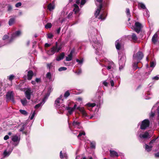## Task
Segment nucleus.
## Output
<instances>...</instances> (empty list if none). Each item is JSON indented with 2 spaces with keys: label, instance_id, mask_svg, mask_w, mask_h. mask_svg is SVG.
<instances>
[{
  "label": "nucleus",
  "instance_id": "nucleus-1",
  "mask_svg": "<svg viewBox=\"0 0 159 159\" xmlns=\"http://www.w3.org/2000/svg\"><path fill=\"white\" fill-rule=\"evenodd\" d=\"M144 55L143 53L140 51H138L136 54H134L133 55V59L134 60H137V61L140 62L143 57Z\"/></svg>",
  "mask_w": 159,
  "mask_h": 159
},
{
  "label": "nucleus",
  "instance_id": "nucleus-2",
  "mask_svg": "<svg viewBox=\"0 0 159 159\" xmlns=\"http://www.w3.org/2000/svg\"><path fill=\"white\" fill-rule=\"evenodd\" d=\"M150 124V121L147 119H145L142 121L140 128L142 130L145 129L149 127Z\"/></svg>",
  "mask_w": 159,
  "mask_h": 159
},
{
  "label": "nucleus",
  "instance_id": "nucleus-3",
  "mask_svg": "<svg viewBox=\"0 0 159 159\" xmlns=\"http://www.w3.org/2000/svg\"><path fill=\"white\" fill-rule=\"evenodd\" d=\"M58 43L57 42L56 43V46H53L51 49L48 52V53L50 55H52L54 54L55 52H58L61 49L60 47L57 48Z\"/></svg>",
  "mask_w": 159,
  "mask_h": 159
},
{
  "label": "nucleus",
  "instance_id": "nucleus-4",
  "mask_svg": "<svg viewBox=\"0 0 159 159\" xmlns=\"http://www.w3.org/2000/svg\"><path fill=\"white\" fill-rule=\"evenodd\" d=\"M135 27L134 28V30L138 34H139L140 31H142L143 27L142 24L139 22H135Z\"/></svg>",
  "mask_w": 159,
  "mask_h": 159
},
{
  "label": "nucleus",
  "instance_id": "nucleus-5",
  "mask_svg": "<svg viewBox=\"0 0 159 159\" xmlns=\"http://www.w3.org/2000/svg\"><path fill=\"white\" fill-rule=\"evenodd\" d=\"M32 93L33 92L31 91L30 88L27 89L25 92V97L28 100H30L31 99V95Z\"/></svg>",
  "mask_w": 159,
  "mask_h": 159
},
{
  "label": "nucleus",
  "instance_id": "nucleus-6",
  "mask_svg": "<svg viewBox=\"0 0 159 159\" xmlns=\"http://www.w3.org/2000/svg\"><path fill=\"white\" fill-rule=\"evenodd\" d=\"M6 98L8 100H11L13 103L15 102L13 95V92H8L6 94Z\"/></svg>",
  "mask_w": 159,
  "mask_h": 159
},
{
  "label": "nucleus",
  "instance_id": "nucleus-7",
  "mask_svg": "<svg viewBox=\"0 0 159 159\" xmlns=\"http://www.w3.org/2000/svg\"><path fill=\"white\" fill-rule=\"evenodd\" d=\"M24 84L23 83H20L19 85H16L15 86V88L16 90H20L22 91H25L26 88H23Z\"/></svg>",
  "mask_w": 159,
  "mask_h": 159
},
{
  "label": "nucleus",
  "instance_id": "nucleus-8",
  "mask_svg": "<svg viewBox=\"0 0 159 159\" xmlns=\"http://www.w3.org/2000/svg\"><path fill=\"white\" fill-rule=\"evenodd\" d=\"M110 156L111 157H118L119 155L117 152L114 150H109Z\"/></svg>",
  "mask_w": 159,
  "mask_h": 159
},
{
  "label": "nucleus",
  "instance_id": "nucleus-9",
  "mask_svg": "<svg viewBox=\"0 0 159 159\" xmlns=\"http://www.w3.org/2000/svg\"><path fill=\"white\" fill-rule=\"evenodd\" d=\"M34 75V73L31 70H30L28 72L27 79L29 80H31Z\"/></svg>",
  "mask_w": 159,
  "mask_h": 159
},
{
  "label": "nucleus",
  "instance_id": "nucleus-10",
  "mask_svg": "<svg viewBox=\"0 0 159 159\" xmlns=\"http://www.w3.org/2000/svg\"><path fill=\"white\" fill-rule=\"evenodd\" d=\"M158 35L157 34L155 33L152 36V43L154 44H155L158 41Z\"/></svg>",
  "mask_w": 159,
  "mask_h": 159
},
{
  "label": "nucleus",
  "instance_id": "nucleus-11",
  "mask_svg": "<svg viewBox=\"0 0 159 159\" xmlns=\"http://www.w3.org/2000/svg\"><path fill=\"white\" fill-rule=\"evenodd\" d=\"M73 6L74 7L73 11L74 12L75 14L78 13L80 11V9L78 6L76 4H74Z\"/></svg>",
  "mask_w": 159,
  "mask_h": 159
},
{
  "label": "nucleus",
  "instance_id": "nucleus-12",
  "mask_svg": "<svg viewBox=\"0 0 159 159\" xmlns=\"http://www.w3.org/2000/svg\"><path fill=\"white\" fill-rule=\"evenodd\" d=\"M65 56V53L64 52H62L57 57L56 60L57 61H60L62 60Z\"/></svg>",
  "mask_w": 159,
  "mask_h": 159
},
{
  "label": "nucleus",
  "instance_id": "nucleus-13",
  "mask_svg": "<svg viewBox=\"0 0 159 159\" xmlns=\"http://www.w3.org/2000/svg\"><path fill=\"white\" fill-rule=\"evenodd\" d=\"M62 95L60 96V97L57 98L55 101V104L56 105V107L57 108H59L60 106V100L61 98Z\"/></svg>",
  "mask_w": 159,
  "mask_h": 159
},
{
  "label": "nucleus",
  "instance_id": "nucleus-14",
  "mask_svg": "<svg viewBox=\"0 0 159 159\" xmlns=\"http://www.w3.org/2000/svg\"><path fill=\"white\" fill-rule=\"evenodd\" d=\"M149 135V133L148 132L146 131L143 134H140L139 137L140 138H146Z\"/></svg>",
  "mask_w": 159,
  "mask_h": 159
},
{
  "label": "nucleus",
  "instance_id": "nucleus-15",
  "mask_svg": "<svg viewBox=\"0 0 159 159\" xmlns=\"http://www.w3.org/2000/svg\"><path fill=\"white\" fill-rule=\"evenodd\" d=\"M72 52L71 51L69 54L68 56V57H66V60L67 61H71L72 59Z\"/></svg>",
  "mask_w": 159,
  "mask_h": 159
},
{
  "label": "nucleus",
  "instance_id": "nucleus-16",
  "mask_svg": "<svg viewBox=\"0 0 159 159\" xmlns=\"http://www.w3.org/2000/svg\"><path fill=\"white\" fill-rule=\"evenodd\" d=\"M115 46L117 50H120V49L121 45L119 42V40H117L115 42Z\"/></svg>",
  "mask_w": 159,
  "mask_h": 159
},
{
  "label": "nucleus",
  "instance_id": "nucleus-17",
  "mask_svg": "<svg viewBox=\"0 0 159 159\" xmlns=\"http://www.w3.org/2000/svg\"><path fill=\"white\" fill-rule=\"evenodd\" d=\"M131 38L133 42H135L137 41L138 40V37L136 35V34L134 33H133L131 35Z\"/></svg>",
  "mask_w": 159,
  "mask_h": 159
},
{
  "label": "nucleus",
  "instance_id": "nucleus-18",
  "mask_svg": "<svg viewBox=\"0 0 159 159\" xmlns=\"http://www.w3.org/2000/svg\"><path fill=\"white\" fill-rule=\"evenodd\" d=\"M152 146H149L147 144H145V150L148 152L151 151L152 149Z\"/></svg>",
  "mask_w": 159,
  "mask_h": 159
},
{
  "label": "nucleus",
  "instance_id": "nucleus-19",
  "mask_svg": "<svg viewBox=\"0 0 159 159\" xmlns=\"http://www.w3.org/2000/svg\"><path fill=\"white\" fill-rule=\"evenodd\" d=\"M66 109L68 111V112L70 115H71L74 110L70 107H66Z\"/></svg>",
  "mask_w": 159,
  "mask_h": 159
},
{
  "label": "nucleus",
  "instance_id": "nucleus-20",
  "mask_svg": "<svg viewBox=\"0 0 159 159\" xmlns=\"http://www.w3.org/2000/svg\"><path fill=\"white\" fill-rule=\"evenodd\" d=\"M60 157L61 159H63L64 157L66 158H67V154L66 153H65L63 154L62 153V151H61L60 152Z\"/></svg>",
  "mask_w": 159,
  "mask_h": 159
},
{
  "label": "nucleus",
  "instance_id": "nucleus-21",
  "mask_svg": "<svg viewBox=\"0 0 159 159\" xmlns=\"http://www.w3.org/2000/svg\"><path fill=\"white\" fill-rule=\"evenodd\" d=\"M11 139L14 142H16L18 141H19L20 140V139H19L17 135L13 136Z\"/></svg>",
  "mask_w": 159,
  "mask_h": 159
},
{
  "label": "nucleus",
  "instance_id": "nucleus-22",
  "mask_svg": "<svg viewBox=\"0 0 159 159\" xmlns=\"http://www.w3.org/2000/svg\"><path fill=\"white\" fill-rule=\"evenodd\" d=\"M54 6L52 5L51 3L49 4L48 6V8L50 11L53 10L54 9Z\"/></svg>",
  "mask_w": 159,
  "mask_h": 159
},
{
  "label": "nucleus",
  "instance_id": "nucleus-23",
  "mask_svg": "<svg viewBox=\"0 0 159 159\" xmlns=\"http://www.w3.org/2000/svg\"><path fill=\"white\" fill-rule=\"evenodd\" d=\"M20 102L22 105L24 106H25L27 103V101L25 98L21 99L20 100Z\"/></svg>",
  "mask_w": 159,
  "mask_h": 159
},
{
  "label": "nucleus",
  "instance_id": "nucleus-24",
  "mask_svg": "<svg viewBox=\"0 0 159 159\" xmlns=\"http://www.w3.org/2000/svg\"><path fill=\"white\" fill-rule=\"evenodd\" d=\"M15 21V19L14 18H11L8 21V24L9 25H12L14 23Z\"/></svg>",
  "mask_w": 159,
  "mask_h": 159
},
{
  "label": "nucleus",
  "instance_id": "nucleus-25",
  "mask_svg": "<svg viewBox=\"0 0 159 159\" xmlns=\"http://www.w3.org/2000/svg\"><path fill=\"white\" fill-rule=\"evenodd\" d=\"M140 62L137 61V62H134L133 64V66L134 67V69L135 70H136L137 68H139L138 66V64Z\"/></svg>",
  "mask_w": 159,
  "mask_h": 159
},
{
  "label": "nucleus",
  "instance_id": "nucleus-26",
  "mask_svg": "<svg viewBox=\"0 0 159 159\" xmlns=\"http://www.w3.org/2000/svg\"><path fill=\"white\" fill-rule=\"evenodd\" d=\"M95 142L94 141L90 142V148L92 149L95 148Z\"/></svg>",
  "mask_w": 159,
  "mask_h": 159
},
{
  "label": "nucleus",
  "instance_id": "nucleus-27",
  "mask_svg": "<svg viewBox=\"0 0 159 159\" xmlns=\"http://www.w3.org/2000/svg\"><path fill=\"white\" fill-rule=\"evenodd\" d=\"M70 93L69 90H67L65 93L64 96L65 98H66L70 95Z\"/></svg>",
  "mask_w": 159,
  "mask_h": 159
},
{
  "label": "nucleus",
  "instance_id": "nucleus-28",
  "mask_svg": "<svg viewBox=\"0 0 159 159\" xmlns=\"http://www.w3.org/2000/svg\"><path fill=\"white\" fill-rule=\"evenodd\" d=\"M19 111L21 114L25 116L27 115L28 114L27 112L25 110L20 109L19 110Z\"/></svg>",
  "mask_w": 159,
  "mask_h": 159
},
{
  "label": "nucleus",
  "instance_id": "nucleus-29",
  "mask_svg": "<svg viewBox=\"0 0 159 159\" xmlns=\"http://www.w3.org/2000/svg\"><path fill=\"white\" fill-rule=\"evenodd\" d=\"M52 26V25L51 23H47L45 25V28L47 29H50L51 28Z\"/></svg>",
  "mask_w": 159,
  "mask_h": 159
},
{
  "label": "nucleus",
  "instance_id": "nucleus-30",
  "mask_svg": "<svg viewBox=\"0 0 159 159\" xmlns=\"http://www.w3.org/2000/svg\"><path fill=\"white\" fill-rule=\"evenodd\" d=\"M139 6L140 7L144 9H146L145 5L142 3H139L138 4Z\"/></svg>",
  "mask_w": 159,
  "mask_h": 159
},
{
  "label": "nucleus",
  "instance_id": "nucleus-31",
  "mask_svg": "<svg viewBox=\"0 0 159 159\" xmlns=\"http://www.w3.org/2000/svg\"><path fill=\"white\" fill-rule=\"evenodd\" d=\"M15 78V76L14 75H11L9 76L8 80H9L11 81H12Z\"/></svg>",
  "mask_w": 159,
  "mask_h": 159
},
{
  "label": "nucleus",
  "instance_id": "nucleus-32",
  "mask_svg": "<svg viewBox=\"0 0 159 159\" xmlns=\"http://www.w3.org/2000/svg\"><path fill=\"white\" fill-rule=\"evenodd\" d=\"M82 111H81L80 112L82 114L83 116H87V114L86 113V111L84 110V108H83L82 110Z\"/></svg>",
  "mask_w": 159,
  "mask_h": 159
},
{
  "label": "nucleus",
  "instance_id": "nucleus-33",
  "mask_svg": "<svg viewBox=\"0 0 159 159\" xmlns=\"http://www.w3.org/2000/svg\"><path fill=\"white\" fill-rule=\"evenodd\" d=\"M46 77L50 80L51 79V75L50 72L47 73L46 75Z\"/></svg>",
  "mask_w": 159,
  "mask_h": 159
},
{
  "label": "nucleus",
  "instance_id": "nucleus-34",
  "mask_svg": "<svg viewBox=\"0 0 159 159\" xmlns=\"http://www.w3.org/2000/svg\"><path fill=\"white\" fill-rule=\"evenodd\" d=\"M7 11H11L12 9V7L10 4H8L7 6Z\"/></svg>",
  "mask_w": 159,
  "mask_h": 159
},
{
  "label": "nucleus",
  "instance_id": "nucleus-35",
  "mask_svg": "<svg viewBox=\"0 0 159 159\" xmlns=\"http://www.w3.org/2000/svg\"><path fill=\"white\" fill-rule=\"evenodd\" d=\"M67 69V68L65 67H61L59 68L58 69V70L59 71H61L63 70H65Z\"/></svg>",
  "mask_w": 159,
  "mask_h": 159
},
{
  "label": "nucleus",
  "instance_id": "nucleus-36",
  "mask_svg": "<svg viewBox=\"0 0 159 159\" xmlns=\"http://www.w3.org/2000/svg\"><path fill=\"white\" fill-rule=\"evenodd\" d=\"M87 105L89 107H93L96 105V104L94 103H88L87 104Z\"/></svg>",
  "mask_w": 159,
  "mask_h": 159
},
{
  "label": "nucleus",
  "instance_id": "nucleus-37",
  "mask_svg": "<svg viewBox=\"0 0 159 159\" xmlns=\"http://www.w3.org/2000/svg\"><path fill=\"white\" fill-rule=\"evenodd\" d=\"M72 125H73L74 126L76 125L79 126L80 125V123L79 122L74 121Z\"/></svg>",
  "mask_w": 159,
  "mask_h": 159
},
{
  "label": "nucleus",
  "instance_id": "nucleus-38",
  "mask_svg": "<svg viewBox=\"0 0 159 159\" xmlns=\"http://www.w3.org/2000/svg\"><path fill=\"white\" fill-rule=\"evenodd\" d=\"M10 154L9 152H7V150H5L3 152V155L4 157H6L7 156H9Z\"/></svg>",
  "mask_w": 159,
  "mask_h": 159
},
{
  "label": "nucleus",
  "instance_id": "nucleus-39",
  "mask_svg": "<svg viewBox=\"0 0 159 159\" xmlns=\"http://www.w3.org/2000/svg\"><path fill=\"white\" fill-rule=\"evenodd\" d=\"M48 38L51 39H52L53 37V35L51 33H48Z\"/></svg>",
  "mask_w": 159,
  "mask_h": 159
},
{
  "label": "nucleus",
  "instance_id": "nucleus-40",
  "mask_svg": "<svg viewBox=\"0 0 159 159\" xmlns=\"http://www.w3.org/2000/svg\"><path fill=\"white\" fill-rule=\"evenodd\" d=\"M85 135V133L83 131L82 132H80L79 133V134L77 136L78 138H79L81 137L82 135Z\"/></svg>",
  "mask_w": 159,
  "mask_h": 159
},
{
  "label": "nucleus",
  "instance_id": "nucleus-41",
  "mask_svg": "<svg viewBox=\"0 0 159 159\" xmlns=\"http://www.w3.org/2000/svg\"><path fill=\"white\" fill-rule=\"evenodd\" d=\"M9 38V36L8 35L6 34L3 36V37L2 38V39L3 40H5L6 39H8Z\"/></svg>",
  "mask_w": 159,
  "mask_h": 159
},
{
  "label": "nucleus",
  "instance_id": "nucleus-42",
  "mask_svg": "<svg viewBox=\"0 0 159 159\" xmlns=\"http://www.w3.org/2000/svg\"><path fill=\"white\" fill-rule=\"evenodd\" d=\"M100 11L98 10V9L96 11L95 13V15L96 16V17H97L99 14Z\"/></svg>",
  "mask_w": 159,
  "mask_h": 159
},
{
  "label": "nucleus",
  "instance_id": "nucleus-43",
  "mask_svg": "<svg viewBox=\"0 0 159 159\" xmlns=\"http://www.w3.org/2000/svg\"><path fill=\"white\" fill-rule=\"evenodd\" d=\"M42 103L40 102V103L36 105L35 107L34 108L36 109H37L42 104Z\"/></svg>",
  "mask_w": 159,
  "mask_h": 159
},
{
  "label": "nucleus",
  "instance_id": "nucleus-44",
  "mask_svg": "<svg viewBox=\"0 0 159 159\" xmlns=\"http://www.w3.org/2000/svg\"><path fill=\"white\" fill-rule=\"evenodd\" d=\"M21 34V32L20 30H18L16 32L15 35L16 36H19Z\"/></svg>",
  "mask_w": 159,
  "mask_h": 159
},
{
  "label": "nucleus",
  "instance_id": "nucleus-45",
  "mask_svg": "<svg viewBox=\"0 0 159 159\" xmlns=\"http://www.w3.org/2000/svg\"><path fill=\"white\" fill-rule=\"evenodd\" d=\"M21 3L20 2H19L16 3L15 5V7H18L21 5Z\"/></svg>",
  "mask_w": 159,
  "mask_h": 159
},
{
  "label": "nucleus",
  "instance_id": "nucleus-46",
  "mask_svg": "<svg viewBox=\"0 0 159 159\" xmlns=\"http://www.w3.org/2000/svg\"><path fill=\"white\" fill-rule=\"evenodd\" d=\"M102 84L106 87H107L108 86V83L106 81H103L102 82Z\"/></svg>",
  "mask_w": 159,
  "mask_h": 159
},
{
  "label": "nucleus",
  "instance_id": "nucleus-47",
  "mask_svg": "<svg viewBox=\"0 0 159 159\" xmlns=\"http://www.w3.org/2000/svg\"><path fill=\"white\" fill-rule=\"evenodd\" d=\"M82 72V71L81 69H79L77 71H76L75 72L76 73H77L78 75H80L81 73Z\"/></svg>",
  "mask_w": 159,
  "mask_h": 159
},
{
  "label": "nucleus",
  "instance_id": "nucleus-48",
  "mask_svg": "<svg viewBox=\"0 0 159 159\" xmlns=\"http://www.w3.org/2000/svg\"><path fill=\"white\" fill-rule=\"evenodd\" d=\"M126 13L127 16L130 15V10L129 8H127L126 9Z\"/></svg>",
  "mask_w": 159,
  "mask_h": 159
},
{
  "label": "nucleus",
  "instance_id": "nucleus-49",
  "mask_svg": "<svg viewBox=\"0 0 159 159\" xmlns=\"http://www.w3.org/2000/svg\"><path fill=\"white\" fill-rule=\"evenodd\" d=\"M105 17L103 14L100 15L99 18L101 19V20H104L105 19Z\"/></svg>",
  "mask_w": 159,
  "mask_h": 159
},
{
  "label": "nucleus",
  "instance_id": "nucleus-50",
  "mask_svg": "<svg viewBox=\"0 0 159 159\" xmlns=\"http://www.w3.org/2000/svg\"><path fill=\"white\" fill-rule=\"evenodd\" d=\"M76 61L77 62H79L80 64L82 63L83 62L82 60H79V59H76Z\"/></svg>",
  "mask_w": 159,
  "mask_h": 159
},
{
  "label": "nucleus",
  "instance_id": "nucleus-51",
  "mask_svg": "<svg viewBox=\"0 0 159 159\" xmlns=\"http://www.w3.org/2000/svg\"><path fill=\"white\" fill-rule=\"evenodd\" d=\"M102 3H100V4L99 6V8L98 9V10L101 11V9L102 8Z\"/></svg>",
  "mask_w": 159,
  "mask_h": 159
},
{
  "label": "nucleus",
  "instance_id": "nucleus-52",
  "mask_svg": "<svg viewBox=\"0 0 159 159\" xmlns=\"http://www.w3.org/2000/svg\"><path fill=\"white\" fill-rule=\"evenodd\" d=\"M156 139H153L152 140H151L149 142V144L150 145L151 144L154 143Z\"/></svg>",
  "mask_w": 159,
  "mask_h": 159
},
{
  "label": "nucleus",
  "instance_id": "nucleus-53",
  "mask_svg": "<svg viewBox=\"0 0 159 159\" xmlns=\"http://www.w3.org/2000/svg\"><path fill=\"white\" fill-rule=\"evenodd\" d=\"M86 2L85 0H81L80 2L81 5H84Z\"/></svg>",
  "mask_w": 159,
  "mask_h": 159
},
{
  "label": "nucleus",
  "instance_id": "nucleus-54",
  "mask_svg": "<svg viewBox=\"0 0 159 159\" xmlns=\"http://www.w3.org/2000/svg\"><path fill=\"white\" fill-rule=\"evenodd\" d=\"M25 129V125H23L20 128V131H23Z\"/></svg>",
  "mask_w": 159,
  "mask_h": 159
},
{
  "label": "nucleus",
  "instance_id": "nucleus-55",
  "mask_svg": "<svg viewBox=\"0 0 159 159\" xmlns=\"http://www.w3.org/2000/svg\"><path fill=\"white\" fill-rule=\"evenodd\" d=\"M35 81L37 83H39L41 82V79L40 78H36L35 79Z\"/></svg>",
  "mask_w": 159,
  "mask_h": 159
},
{
  "label": "nucleus",
  "instance_id": "nucleus-56",
  "mask_svg": "<svg viewBox=\"0 0 159 159\" xmlns=\"http://www.w3.org/2000/svg\"><path fill=\"white\" fill-rule=\"evenodd\" d=\"M155 157L156 158H159V152L155 154Z\"/></svg>",
  "mask_w": 159,
  "mask_h": 159
},
{
  "label": "nucleus",
  "instance_id": "nucleus-57",
  "mask_svg": "<svg viewBox=\"0 0 159 159\" xmlns=\"http://www.w3.org/2000/svg\"><path fill=\"white\" fill-rule=\"evenodd\" d=\"M9 136L8 135H5L4 137V139L6 140L9 139Z\"/></svg>",
  "mask_w": 159,
  "mask_h": 159
},
{
  "label": "nucleus",
  "instance_id": "nucleus-58",
  "mask_svg": "<svg viewBox=\"0 0 159 159\" xmlns=\"http://www.w3.org/2000/svg\"><path fill=\"white\" fill-rule=\"evenodd\" d=\"M35 112L34 111L30 118V120H32L33 119L35 116Z\"/></svg>",
  "mask_w": 159,
  "mask_h": 159
},
{
  "label": "nucleus",
  "instance_id": "nucleus-59",
  "mask_svg": "<svg viewBox=\"0 0 159 159\" xmlns=\"http://www.w3.org/2000/svg\"><path fill=\"white\" fill-rule=\"evenodd\" d=\"M110 83L111 86L112 87H113L114 86V82L113 80H111L110 81Z\"/></svg>",
  "mask_w": 159,
  "mask_h": 159
},
{
  "label": "nucleus",
  "instance_id": "nucleus-60",
  "mask_svg": "<svg viewBox=\"0 0 159 159\" xmlns=\"http://www.w3.org/2000/svg\"><path fill=\"white\" fill-rule=\"evenodd\" d=\"M84 108L83 107H78L77 108V109L80 112L81 111H82V110Z\"/></svg>",
  "mask_w": 159,
  "mask_h": 159
},
{
  "label": "nucleus",
  "instance_id": "nucleus-61",
  "mask_svg": "<svg viewBox=\"0 0 159 159\" xmlns=\"http://www.w3.org/2000/svg\"><path fill=\"white\" fill-rule=\"evenodd\" d=\"M159 79V77L157 76H155L153 78V79L157 80Z\"/></svg>",
  "mask_w": 159,
  "mask_h": 159
},
{
  "label": "nucleus",
  "instance_id": "nucleus-62",
  "mask_svg": "<svg viewBox=\"0 0 159 159\" xmlns=\"http://www.w3.org/2000/svg\"><path fill=\"white\" fill-rule=\"evenodd\" d=\"M72 12H70L69 14V15H68V18H70L71 17V16H72Z\"/></svg>",
  "mask_w": 159,
  "mask_h": 159
},
{
  "label": "nucleus",
  "instance_id": "nucleus-63",
  "mask_svg": "<svg viewBox=\"0 0 159 159\" xmlns=\"http://www.w3.org/2000/svg\"><path fill=\"white\" fill-rule=\"evenodd\" d=\"M50 46V44L48 43H46L45 44V47H48Z\"/></svg>",
  "mask_w": 159,
  "mask_h": 159
},
{
  "label": "nucleus",
  "instance_id": "nucleus-64",
  "mask_svg": "<svg viewBox=\"0 0 159 159\" xmlns=\"http://www.w3.org/2000/svg\"><path fill=\"white\" fill-rule=\"evenodd\" d=\"M150 66L153 67L154 66V63L153 62H152L150 64Z\"/></svg>",
  "mask_w": 159,
  "mask_h": 159
}]
</instances>
